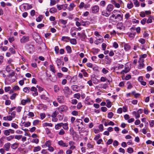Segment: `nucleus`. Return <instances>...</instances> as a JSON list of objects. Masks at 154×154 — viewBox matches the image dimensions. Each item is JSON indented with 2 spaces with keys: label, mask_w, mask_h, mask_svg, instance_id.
<instances>
[{
  "label": "nucleus",
  "mask_w": 154,
  "mask_h": 154,
  "mask_svg": "<svg viewBox=\"0 0 154 154\" xmlns=\"http://www.w3.org/2000/svg\"><path fill=\"white\" fill-rule=\"evenodd\" d=\"M112 3L114 5L115 7L117 8H119L120 6L122 7L123 3L121 0H118L116 1H112Z\"/></svg>",
  "instance_id": "f257e3e1"
},
{
  "label": "nucleus",
  "mask_w": 154,
  "mask_h": 154,
  "mask_svg": "<svg viewBox=\"0 0 154 154\" xmlns=\"http://www.w3.org/2000/svg\"><path fill=\"white\" fill-rule=\"evenodd\" d=\"M63 91L64 95L66 97H68L69 95L71 94L72 92L68 87H65L63 89Z\"/></svg>",
  "instance_id": "f03ea898"
},
{
  "label": "nucleus",
  "mask_w": 154,
  "mask_h": 154,
  "mask_svg": "<svg viewBox=\"0 0 154 154\" xmlns=\"http://www.w3.org/2000/svg\"><path fill=\"white\" fill-rule=\"evenodd\" d=\"M14 130L11 129L6 130L3 131V133L5 136H8L10 135V133L11 134H14Z\"/></svg>",
  "instance_id": "7ed1b4c3"
},
{
  "label": "nucleus",
  "mask_w": 154,
  "mask_h": 154,
  "mask_svg": "<svg viewBox=\"0 0 154 154\" xmlns=\"http://www.w3.org/2000/svg\"><path fill=\"white\" fill-rule=\"evenodd\" d=\"M29 40V37L28 36H23L20 39V42L21 43H24L28 42Z\"/></svg>",
  "instance_id": "20e7f679"
},
{
  "label": "nucleus",
  "mask_w": 154,
  "mask_h": 154,
  "mask_svg": "<svg viewBox=\"0 0 154 154\" xmlns=\"http://www.w3.org/2000/svg\"><path fill=\"white\" fill-rule=\"evenodd\" d=\"M131 32L129 33V37L131 38V39L133 38L134 37V31L135 27H132L130 29Z\"/></svg>",
  "instance_id": "39448f33"
},
{
  "label": "nucleus",
  "mask_w": 154,
  "mask_h": 154,
  "mask_svg": "<svg viewBox=\"0 0 154 154\" xmlns=\"http://www.w3.org/2000/svg\"><path fill=\"white\" fill-rule=\"evenodd\" d=\"M57 143L59 145L62 147H67L68 146V143L64 142L62 140L59 141Z\"/></svg>",
  "instance_id": "423d86ee"
},
{
  "label": "nucleus",
  "mask_w": 154,
  "mask_h": 154,
  "mask_svg": "<svg viewBox=\"0 0 154 154\" xmlns=\"http://www.w3.org/2000/svg\"><path fill=\"white\" fill-rule=\"evenodd\" d=\"M144 61L143 59L140 58L138 61L139 64L138 66V68L139 69H141L143 67L144 64L143 63Z\"/></svg>",
  "instance_id": "0eeeda50"
},
{
  "label": "nucleus",
  "mask_w": 154,
  "mask_h": 154,
  "mask_svg": "<svg viewBox=\"0 0 154 154\" xmlns=\"http://www.w3.org/2000/svg\"><path fill=\"white\" fill-rule=\"evenodd\" d=\"M130 70V68L127 65L125 66V69L122 70L120 72V74L122 75H124L128 72Z\"/></svg>",
  "instance_id": "6e6552de"
},
{
  "label": "nucleus",
  "mask_w": 154,
  "mask_h": 154,
  "mask_svg": "<svg viewBox=\"0 0 154 154\" xmlns=\"http://www.w3.org/2000/svg\"><path fill=\"white\" fill-rule=\"evenodd\" d=\"M108 85L106 84H101L96 86V88L98 89H99V88H103L104 89H106Z\"/></svg>",
  "instance_id": "1a4fd4ad"
},
{
  "label": "nucleus",
  "mask_w": 154,
  "mask_h": 154,
  "mask_svg": "<svg viewBox=\"0 0 154 154\" xmlns=\"http://www.w3.org/2000/svg\"><path fill=\"white\" fill-rule=\"evenodd\" d=\"M69 146H70L69 149H71V150H73L76 148V147L75 146V143L74 142L72 141H70L69 142Z\"/></svg>",
  "instance_id": "9d476101"
},
{
  "label": "nucleus",
  "mask_w": 154,
  "mask_h": 154,
  "mask_svg": "<svg viewBox=\"0 0 154 154\" xmlns=\"http://www.w3.org/2000/svg\"><path fill=\"white\" fill-rule=\"evenodd\" d=\"M114 7L111 4H109L107 6L106 10L107 11L110 13L113 9Z\"/></svg>",
  "instance_id": "9b49d317"
},
{
  "label": "nucleus",
  "mask_w": 154,
  "mask_h": 154,
  "mask_svg": "<svg viewBox=\"0 0 154 154\" xmlns=\"http://www.w3.org/2000/svg\"><path fill=\"white\" fill-rule=\"evenodd\" d=\"M115 21H119L122 20L123 15L120 14H118L116 16L115 15Z\"/></svg>",
  "instance_id": "f8f14e48"
},
{
  "label": "nucleus",
  "mask_w": 154,
  "mask_h": 154,
  "mask_svg": "<svg viewBox=\"0 0 154 154\" xmlns=\"http://www.w3.org/2000/svg\"><path fill=\"white\" fill-rule=\"evenodd\" d=\"M99 7L97 5H95L92 8V12L94 13H96L98 12L99 11Z\"/></svg>",
  "instance_id": "ddd939ff"
},
{
  "label": "nucleus",
  "mask_w": 154,
  "mask_h": 154,
  "mask_svg": "<svg viewBox=\"0 0 154 154\" xmlns=\"http://www.w3.org/2000/svg\"><path fill=\"white\" fill-rule=\"evenodd\" d=\"M56 63L59 68L63 66L64 64L63 62L61 61V60L59 59H57L56 61Z\"/></svg>",
  "instance_id": "4468645a"
},
{
  "label": "nucleus",
  "mask_w": 154,
  "mask_h": 154,
  "mask_svg": "<svg viewBox=\"0 0 154 154\" xmlns=\"http://www.w3.org/2000/svg\"><path fill=\"white\" fill-rule=\"evenodd\" d=\"M30 102V100L28 98L26 99H23L21 101V104L23 105H25L26 103H29Z\"/></svg>",
  "instance_id": "2eb2a0df"
},
{
  "label": "nucleus",
  "mask_w": 154,
  "mask_h": 154,
  "mask_svg": "<svg viewBox=\"0 0 154 154\" xmlns=\"http://www.w3.org/2000/svg\"><path fill=\"white\" fill-rule=\"evenodd\" d=\"M30 90L31 91L34 92L32 94V95L34 96H36L38 95V93L37 92V89L36 88L34 87H32L31 88Z\"/></svg>",
  "instance_id": "dca6fc26"
},
{
  "label": "nucleus",
  "mask_w": 154,
  "mask_h": 154,
  "mask_svg": "<svg viewBox=\"0 0 154 154\" xmlns=\"http://www.w3.org/2000/svg\"><path fill=\"white\" fill-rule=\"evenodd\" d=\"M51 141L50 140H48L46 141L45 144L42 146L43 148H45V146L48 147L51 146Z\"/></svg>",
  "instance_id": "f3484780"
},
{
  "label": "nucleus",
  "mask_w": 154,
  "mask_h": 154,
  "mask_svg": "<svg viewBox=\"0 0 154 154\" xmlns=\"http://www.w3.org/2000/svg\"><path fill=\"white\" fill-rule=\"evenodd\" d=\"M57 100L59 103H63L64 102V97L63 96H59L57 97Z\"/></svg>",
  "instance_id": "a211bd4d"
},
{
  "label": "nucleus",
  "mask_w": 154,
  "mask_h": 154,
  "mask_svg": "<svg viewBox=\"0 0 154 154\" xmlns=\"http://www.w3.org/2000/svg\"><path fill=\"white\" fill-rule=\"evenodd\" d=\"M71 88L74 91L78 92L80 90V87L76 85H73L71 86Z\"/></svg>",
  "instance_id": "6ab92c4d"
},
{
  "label": "nucleus",
  "mask_w": 154,
  "mask_h": 154,
  "mask_svg": "<svg viewBox=\"0 0 154 154\" xmlns=\"http://www.w3.org/2000/svg\"><path fill=\"white\" fill-rule=\"evenodd\" d=\"M10 147V143H7L5 144L3 146L4 149L7 151H8L9 150Z\"/></svg>",
  "instance_id": "aec40b11"
},
{
  "label": "nucleus",
  "mask_w": 154,
  "mask_h": 154,
  "mask_svg": "<svg viewBox=\"0 0 154 154\" xmlns=\"http://www.w3.org/2000/svg\"><path fill=\"white\" fill-rule=\"evenodd\" d=\"M117 27L120 30H124V26L122 23H119L117 25Z\"/></svg>",
  "instance_id": "412c9836"
},
{
  "label": "nucleus",
  "mask_w": 154,
  "mask_h": 154,
  "mask_svg": "<svg viewBox=\"0 0 154 154\" xmlns=\"http://www.w3.org/2000/svg\"><path fill=\"white\" fill-rule=\"evenodd\" d=\"M81 25L85 26L86 25H88L89 24V22L87 21H84L83 20H81L80 21Z\"/></svg>",
  "instance_id": "4be33fe9"
},
{
  "label": "nucleus",
  "mask_w": 154,
  "mask_h": 154,
  "mask_svg": "<svg viewBox=\"0 0 154 154\" xmlns=\"http://www.w3.org/2000/svg\"><path fill=\"white\" fill-rule=\"evenodd\" d=\"M41 147L39 146H37L34 147L33 149V151L34 152H38L41 150Z\"/></svg>",
  "instance_id": "5701e85b"
},
{
  "label": "nucleus",
  "mask_w": 154,
  "mask_h": 154,
  "mask_svg": "<svg viewBox=\"0 0 154 154\" xmlns=\"http://www.w3.org/2000/svg\"><path fill=\"white\" fill-rule=\"evenodd\" d=\"M42 126L43 127H46L47 126L52 127L53 126V124L51 123L45 122L42 124Z\"/></svg>",
  "instance_id": "b1692460"
},
{
  "label": "nucleus",
  "mask_w": 154,
  "mask_h": 154,
  "mask_svg": "<svg viewBox=\"0 0 154 154\" xmlns=\"http://www.w3.org/2000/svg\"><path fill=\"white\" fill-rule=\"evenodd\" d=\"M101 14L106 17H108L110 15V13L107 12V11H103L102 12Z\"/></svg>",
  "instance_id": "393cba45"
},
{
  "label": "nucleus",
  "mask_w": 154,
  "mask_h": 154,
  "mask_svg": "<svg viewBox=\"0 0 154 154\" xmlns=\"http://www.w3.org/2000/svg\"><path fill=\"white\" fill-rule=\"evenodd\" d=\"M69 131L70 134L71 135L74 136L76 135V132L74 131L73 128L71 127L70 128Z\"/></svg>",
  "instance_id": "a878e982"
},
{
  "label": "nucleus",
  "mask_w": 154,
  "mask_h": 154,
  "mask_svg": "<svg viewBox=\"0 0 154 154\" xmlns=\"http://www.w3.org/2000/svg\"><path fill=\"white\" fill-rule=\"evenodd\" d=\"M62 123L57 124L55 125V129L56 130L59 129L62 126Z\"/></svg>",
  "instance_id": "bb28decb"
},
{
  "label": "nucleus",
  "mask_w": 154,
  "mask_h": 154,
  "mask_svg": "<svg viewBox=\"0 0 154 154\" xmlns=\"http://www.w3.org/2000/svg\"><path fill=\"white\" fill-rule=\"evenodd\" d=\"M69 41L71 44L72 45H76L77 43L76 40L75 38L69 39Z\"/></svg>",
  "instance_id": "cd10ccee"
},
{
  "label": "nucleus",
  "mask_w": 154,
  "mask_h": 154,
  "mask_svg": "<svg viewBox=\"0 0 154 154\" xmlns=\"http://www.w3.org/2000/svg\"><path fill=\"white\" fill-rule=\"evenodd\" d=\"M18 146V143H15L12 144L11 146V148L13 149H15L17 148Z\"/></svg>",
  "instance_id": "c85d7f7f"
},
{
  "label": "nucleus",
  "mask_w": 154,
  "mask_h": 154,
  "mask_svg": "<svg viewBox=\"0 0 154 154\" xmlns=\"http://www.w3.org/2000/svg\"><path fill=\"white\" fill-rule=\"evenodd\" d=\"M124 48L125 50L126 51H128L130 49L131 47L128 44L124 43Z\"/></svg>",
  "instance_id": "c756f323"
},
{
  "label": "nucleus",
  "mask_w": 154,
  "mask_h": 154,
  "mask_svg": "<svg viewBox=\"0 0 154 154\" xmlns=\"http://www.w3.org/2000/svg\"><path fill=\"white\" fill-rule=\"evenodd\" d=\"M63 128L65 130H67L68 129V124L67 123H62Z\"/></svg>",
  "instance_id": "7c9ffc66"
},
{
  "label": "nucleus",
  "mask_w": 154,
  "mask_h": 154,
  "mask_svg": "<svg viewBox=\"0 0 154 154\" xmlns=\"http://www.w3.org/2000/svg\"><path fill=\"white\" fill-rule=\"evenodd\" d=\"M58 114V112L57 111H55L53 113L51 116L53 118H55Z\"/></svg>",
  "instance_id": "2f4dec72"
},
{
  "label": "nucleus",
  "mask_w": 154,
  "mask_h": 154,
  "mask_svg": "<svg viewBox=\"0 0 154 154\" xmlns=\"http://www.w3.org/2000/svg\"><path fill=\"white\" fill-rule=\"evenodd\" d=\"M43 18V17L42 15H40L36 19V20L37 22H40L42 20Z\"/></svg>",
  "instance_id": "473e14b6"
},
{
  "label": "nucleus",
  "mask_w": 154,
  "mask_h": 154,
  "mask_svg": "<svg viewBox=\"0 0 154 154\" xmlns=\"http://www.w3.org/2000/svg\"><path fill=\"white\" fill-rule=\"evenodd\" d=\"M57 11V9L55 8H52L50 9L49 10V12L51 13H55Z\"/></svg>",
  "instance_id": "72a5a7b5"
},
{
  "label": "nucleus",
  "mask_w": 154,
  "mask_h": 154,
  "mask_svg": "<svg viewBox=\"0 0 154 154\" xmlns=\"http://www.w3.org/2000/svg\"><path fill=\"white\" fill-rule=\"evenodd\" d=\"M60 109L62 111H64L65 110H66L67 109V107L65 106H61L60 108Z\"/></svg>",
  "instance_id": "f704fd0d"
},
{
  "label": "nucleus",
  "mask_w": 154,
  "mask_h": 154,
  "mask_svg": "<svg viewBox=\"0 0 154 154\" xmlns=\"http://www.w3.org/2000/svg\"><path fill=\"white\" fill-rule=\"evenodd\" d=\"M106 102L107 103L106 106L108 108H110L112 105L111 103L108 100H106Z\"/></svg>",
  "instance_id": "c9c22d12"
},
{
  "label": "nucleus",
  "mask_w": 154,
  "mask_h": 154,
  "mask_svg": "<svg viewBox=\"0 0 154 154\" xmlns=\"http://www.w3.org/2000/svg\"><path fill=\"white\" fill-rule=\"evenodd\" d=\"M75 6V5L73 3H71L70 5H69V8H68V9L69 10H72L73 8H74Z\"/></svg>",
  "instance_id": "e433bc0d"
},
{
  "label": "nucleus",
  "mask_w": 154,
  "mask_h": 154,
  "mask_svg": "<svg viewBox=\"0 0 154 154\" xmlns=\"http://www.w3.org/2000/svg\"><path fill=\"white\" fill-rule=\"evenodd\" d=\"M29 88L28 87H25L23 88V90L24 92L26 93H28L29 92Z\"/></svg>",
  "instance_id": "4c0bfd02"
},
{
  "label": "nucleus",
  "mask_w": 154,
  "mask_h": 154,
  "mask_svg": "<svg viewBox=\"0 0 154 154\" xmlns=\"http://www.w3.org/2000/svg\"><path fill=\"white\" fill-rule=\"evenodd\" d=\"M150 127L152 128L154 127V120H151L149 121Z\"/></svg>",
  "instance_id": "58836bf2"
},
{
  "label": "nucleus",
  "mask_w": 154,
  "mask_h": 154,
  "mask_svg": "<svg viewBox=\"0 0 154 154\" xmlns=\"http://www.w3.org/2000/svg\"><path fill=\"white\" fill-rule=\"evenodd\" d=\"M14 138V135H10L8 137H6L7 140L8 141H10L11 140L13 139Z\"/></svg>",
  "instance_id": "ea45409f"
},
{
  "label": "nucleus",
  "mask_w": 154,
  "mask_h": 154,
  "mask_svg": "<svg viewBox=\"0 0 154 154\" xmlns=\"http://www.w3.org/2000/svg\"><path fill=\"white\" fill-rule=\"evenodd\" d=\"M59 22L63 25H66L67 23V20H64L60 19L59 20Z\"/></svg>",
  "instance_id": "a19ab883"
},
{
  "label": "nucleus",
  "mask_w": 154,
  "mask_h": 154,
  "mask_svg": "<svg viewBox=\"0 0 154 154\" xmlns=\"http://www.w3.org/2000/svg\"><path fill=\"white\" fill-rule=\"evenodd\" d=\"M66 48L67 51V53H70L72 51L71 48L69 46H67L66 47Z\"/></svg>",
  "instance_id": "79ce46f5"
},
{
  "label": "nucleus",
  "mask_w": 154,
  "mask_h": 154,
  "mask_svg": "<svg viewBox=\"0 0 154 154\" xmlns=\"http://www.w3.org/2000/svg\"><path fill=\"white\" fill-rule=\"evenodd\" d=\"M17 95L16 93H14L10 96V99L11 100H13L15 99L17 96Z\"/></svg>",
  "instance_id": "37998d69"
},
{
  "label": "nucleus",
  "mask_w": 154,
  "mask_h": 154,
  "mask_svg": "<svg viewBox=\"0 0 154 154\" xmlns=\"http://www.w3.org/2000/svg\"><path fill=\"white\" fill-rule=\"evenodd\" d=\"M113 113L112 112H109L108 113L107 117L109 119L112 118L113 116Z\"/></svg>",
  "instance_id": "c03bdc74"
},
{
  "label": "nucleus",
  "mask_w": 154,
  "mask_h": 154,
  "mask_svg": "<svg viewBox=\"0 0 154 154\" xmlns=\"http://www.w3.org/2000/svg\"><path fill=\"white\" fill-rule=\"evenodd\" d=\"M11 126L15 129H17L18 128V125L14 123L11 124Z\"/></svg>",
  "instance_id": "a18cd8bd"
},
{
  "label": "nucleus",
  "mask_w": 154,
  "mask_h": 154,
  "mask_svg": "<svg viewBox=\"0 0 154 154\" xmlns=\"http://www.w3.org/2000/svg\"><path fill=\"white\" fill-rule=\"evenodd\" d=\"M133 7V3L131 2H129L127 4V7L128 9H131Z\"/></svg>",
  "instance_id": "49530a36"
},
{
  "label": "nucleus",
  "mask_w": 154,
  "mask_h": 154,
  "mask_svg": "<svg viewBox=\"0 0 154 154\" xmlns=\"http://www.w3.org/2000/svg\"><path fill=\"white\" fill-rule=\"evenodd\" d=\"M22 137V135H16L14 136L15 138L18 140H19L21 139V138Z\"/></svg>",
  "instance_id": "de8ad7c7"
},
{
  "label": "nucleus",
  "mask_w": 154,
  "mask_h": 154,
  "mask_svg": "<svg viewBox=\"0 0 154 154\" xmlns=\"http://www.w3.org/2000/svg\"><path fill=\"white\" fill-rule=\"evenodd\" d=\"M13 62V61L12 59H10L8 61V63L10 64L11 66L13 67L14 64L12 63Z\"/></svg>",
  "instance_id": "09e8293b"
},
{
  "label": "nucleus",
  "mask_w": 154,
  "mask_h": 154,
  "mask_svg": "<svg viewBox=\"0 0 154 154\" xmlns=\"http://www.w3.org/2000/svg\"><path fill=\"white\" fill-rule=\"evenodd\" d=\"M8 114H11V116L13 117V118H14L16 116V112L15 111H13L11 113L8 112Z\"/></svg>",
  "instance_id": "8fccbe9b"
},
{
  "label": "nucleus",
  "mask_w": 154,
  "mask_h": 154,
  "mask_svg": "<svg viewBox=\"0 0 154 154\" xmlns=\"http://www.w3.org/2000/svg\"><path fill=\"white\" fill-rule=\"evenodd\" d=\"M109 20L112 21H115V14H113L112 15L109 17Z\"/></svg>",
  "instance_id": "3c124183"
},
{
  "label": "nucleus",
  "mask_w": 154,
  "mask_h": 154,
  "mask_svg": "<svg viewBox=\"0 0 154 154\" xmlns=\"http://www.w3.org/2000/svg\"><path fill=\"white\" fill-rule=\"evenodd\" d=\"M80 94L79 93H78L74 94V97L75 98H76L77 99H79L80 98Z\"/></svg>",
  "instance_id": "603ef678"
},
{
  "label": "nucleus",
  "mask_w": 154,
  "mask_h": 154,
  "mask_svg": "<svg viewBox=\"0 0 154 154\" xmlns=\"http://www.w3.org/2000/svg\"><path fill=\"white\" fill-rule=\"evenodd\" d=\"M59 88L57 85H55L54 86V91L55 92H57L59 91Z\"/></svg>",
  "instance_id": "864d4df0"
},
{
  "label": "nucleus",
  "mask_w": 154,
  "mask_h": 154,
  "mask_svg": "<svg viewBox=\"0 0 154 154\" xmlns=\"http://www.w3.org/2000/svg\"><path fill=\"white\" fill-rule=\"evenodd\" d=\"M81 72L83 73V74L84 76L86 77L88 76V74L84 69L82 70Z\"/></svg>",
  "instance_id": "5fc2aeb1"
},
{
  "label": "nucleus",
  "mask_w": 154,
  "mask_h": 154,
  "mask_svg": "<svg viewBox=\"0 0 154 154\" xmlns=\"http://www.w3.org/2000/svg\"><path fill=\"white\" fill-rule=\"evenodd\" d=\"M94 35L97 36V38L99 37H101L102 36L99 34V32L97 31L95 32L94 33Z\"/></svg>",
  "instance_id": "6e6d98bb"
},
{
  "label": "nucleus",
  "mask_w": 154,
  "mask_h": 154,
  "mask_svg": "<svg viewBox=\"0 0 154 154\" xmlns=\"http://www.w3.org/2000/svg\"><path fill=\"white\" fill-rule=\"evenodd\" d=\"M14 91H16L20 90V88L17 85H15L12 88Z\"/></svg>",
  "instance_id": "4d7b16f0"
},
{
  "label": "nucleus",
  "mask_w": 154,
  "mask_h": 154,
  "mask_svg": "<svg viewBox=\"0 0 154 154\" xmlns=\"http://www.w3.org/2000/svg\"><path fill=\"white\" fill-rule=\"evenodd\" d=\"M84 7L85 8V3L83 2H81L79 6V8L80 9H82Z\"/></svg>",
  "instance_id": "13d9d810"
},
{
  "label": "nucleus",
  "mask_w": 154,
  "mask_h": 154,
  "mask_svg": "<svg viewBox=\"0 0 154 154\" xmlns=\"http://www.w3.org/2000/svg\"><path fill=\"white\" fill-rule=\"evenodd\" d=\"M65 132L63 129H61L59 132V134L60 135H63L65 134Z\"/></svg>",
  "instance_id": "bf43d9fd"
},
{
  "label": "nucleus",
  "mask_w": 154,
  "mask_h": 154,
  "mask_svg": "<svg viewBox=\"0 0 154 154\" xmlns=\"http://www.w3.org/2000/svg\"><path fill=\"white\" fill-rule=\"evenodd\" d=\"M99 5L101 6L104 7L106 5V2L105 1H102L100 2Z\"/></svg>",
  "instance_id": "052dcab7"
},
{
  "label": "nucleus",
  "mask_w": 154,
  "mask_h": 154,
  "mask_svg": "<svg viewBox=\"0 0 154 154\" xmlns=\"http://www.w3.org/2000/svg\"><path fill=\"white\" fill-rule=\"evenodd\" d=\"M50 5L51 6H53L54 5H55L56 3V1L55 0H50Z\"/></svg>",
  "instance_id": "680f3d73"
},
{
  "label": "nucleus",
  "mask_w": 154,
  "mask_h": 154,
  "mask_svg": "<svg viewBox=\"0 0 154 154\" xmlns=\"http://www.w3.org/2000/svg\"><path fill=\"white\" fill-rule=\"evenodd\" d=\"M31 142L32 143H34L36 144H38L39 142V140L37 138L33 139L32 140Z\"/></svg>",
  "instance_id": "e2e57ef3"
},
{
  "label": "nucleus",
  "mask_w": 154,
  "mask_h": 154,
  "mask_svg": "<svg viewBox=\"0 0 154 154\" xmlns=\"http://www.w3.org/2000/svg\"><path fill=\"white\" fill-rule=\"evenodd\" d=\"M36 87L38 88V90L39 92H41L44 90V88H43L40 87L38 85L36 86Z\"/></svg>",
  "instance_id": "0e129e2a"
},
{
  "label": "nucleus",
  "mask_w": 154,
  "mask_h": 154,
  "mask_svg": "<svg viewBox=\"0 0 154 154\" xmlns=\"http://www.w3.org/2000/svg\"><path fill=\"white\" fill-rule=\"evenodd\" d=\"M138 41L142 44H143L145 42V40L143 38H140L138 40Z\"/></svg>",
  "instance_id": "69168bd1"
},
{
  "label": "nucleus",
  "mask_w": 154,
  "mask_h": 154,
  "mask_svg": "<svg viewBox=\"0 0 154 154\" xmlns=\"http://www.w3.org/2000/svg\"><path fill=\"white\" fill-rule=\"evenodd\" d=\"M40 116L41 119L42 120L45 118L46 116V115L44 113H41L40 114Z\"/></svg>",
  "instance_id": "338daca9"
},
{
  "label": "nucleus",
  "mask_w": 154,
  "mask_h": 154,
  "mask_svg": "<svg viewBox=\"0 0 154 154\" xmlns=\"http://www.w3.org/2000/svg\"><path fill=\"white\" fill-rule=\"evenodd\" d=\"M72 151L69 149H67L66 151V154H72Z\"/></svg>",
  "instance_id": "774afa93"
}]
</instances>
